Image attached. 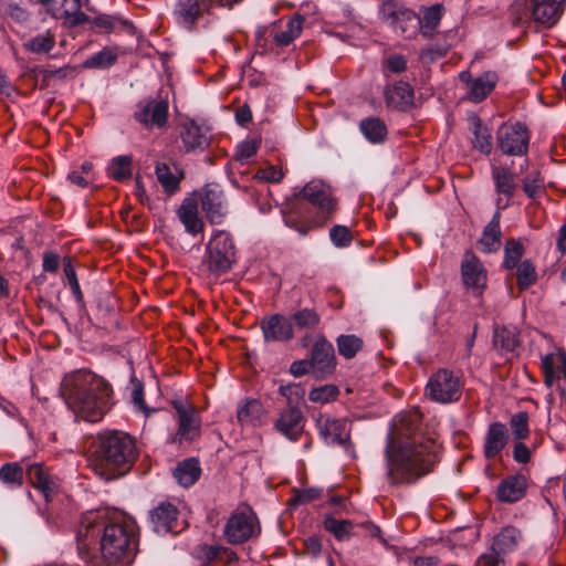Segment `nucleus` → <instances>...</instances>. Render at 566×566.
I'll return each mask as SVG.
<instances>
[{
  "mask_svg": "<svg viewBox=\"0 0 566 566\" xmlns=\"http://www.w3.org/2000/svg\"><path fill=\"white\" fill-rule=\"evenodd\" d=\"M43 81L50 83L53 80L63 81L66 78H73L76 75V67L71 65H64L59 69H44L41 71Z\"/></svg>",
  "mask_w": 566,
  "mask_h": 566,
  "instance_id": "052dcab7",
  "label": "nucleus"
},
{
  "mask_svg": "<svg viewBox=\"0 0 566 566\" xmlns=\"http://www.w3.org/2000/svg\"><path fill=\"white\" fill-rule=\"evenodd\" d=\"M565 0H515L510 9L514 25L534 22L552 28L559 20Z\"/></svg>",
  "mask_w": 566,
  "mask_h": 566,
  "instance_id": "39448f33",
  "label": "nucleus"
},
{
  "mask_svg": "<svg viewBox=\"0 0 566 566\" xmlns=\"http://www.w3.org/2000/svg\"><path fill=\"white\" fill-rule=\"evenodd\" d=\"M526 490L527 479L525 475H509L497 485L496 497L500 502L514 503L524 497Z\"/></svg>",
  "mask_w": 566,
  "mask_h": 566,
  "instance_id": "cd10ccee",
  "label": "nucleus"
},
{
  "mask_svg": "<svg viewBox=\"0 0 566 566\" xmlns=\"http://www.w3.org/2000/svg\"><path fill=\"white\" fill-rule=\"evenodd\" d=\"M506 206L507 203L502 205V198L496 199V211L491 221L484 227L482 235L476 242L480 251L485 254L496 252L501 247V210L506 208Z\"/></svg>",
  "mask_w": 566,
  "mask_h": 566,
  "instance_id": "4be33fe9",
  "label": "nucleus"
},
{
  "mask_svg": "<svg viewBox=\"0 0 566 566\" xmlns=\"http://www.w3.org/2000/svg\"><path fill=\"white\" fill-rule=\"evenodd\" d=\"M384 94L386 105L392 109L406 112L413 106L415 91L408 82L398 81L388 85Z\"/></svg>",
  "mask_w": 566,
  "mask_h": 566,
  "instance_id": "b1692460",
  "label": "nucleus"
},
{
  "mask_svg": "<svg viewBox=\"0 0 566 566\" xmlns=\"http://www.w3.org/2000/svg\"><path fill=\"white\" fill-rule=\"evenodd\" d=\"M363 339L354 334L339 335L336 338L338 353L346 359H352L363 348Z\"/></svg>",
  "mask_w": 566,
  "mask_h": 566,
  "instance_id": "a18cd8bd",
  "label": "nucleus"
},
{
  "mask_svg": "<svg viewBox=\"0 0 566 566\" xmlns=\"http://www.w3.org/2000/svg\"><path fill=\"white\" fill-rule=\"evenodd\" d=\"M359 129L365 138L373 144L385 142L388 134L386 124L378 117L363 119Z\"/></svg>",
  "mask_w": 566,
  "mask_h": 566,
  "instance_id": "4c0bfd02",
  "label": "nucleus"
},
{
  "mask_svg": "<svg viewBox=\"0 0 566 566\" xmlns=\"http://www.w3.org/2000/svg\"><path fill=\"white\" fill-rule=\"evenodd\" d=\"M192 556L203 566L220 560V545L200 543L193 547Z\"/></svg>",
  "mask_w": 566,
  "mask_h": 566,
  "instance_id": "de8ad7c7",
  "label": "nucleus"
},
{
  "mask_svg": "<svg viewBox=\"0 0 566 566\" xmlns=\"http://www.w3.org/2000/svg\"><path fill=\"white\" fill-rule=\"evenodd\" d=\"M134 118L146 129L165 128L168 123V102L164 98H145L136 105Z\"/></svg>",
  "mask_w": 566,
  "mask_h": 566,
  "instance_id": "2eb2a0df",
  "label": "nucleus"
},
{
  "mask_svg": "<svg viewBox=\"0 0 566 566\" xmlns=\"http://www.w3.org/2000/svg\"><path fill=\"white\" fill-rule=\"evenodd\" d=\"M201 209L210 223L220 224L227 213L223 191L217 185H207L200 193Z\"/></svg>",
  "mask_w": 566,
  "mask_h": 566,
  "instance_id": "412c9836",
  "label": "nucleus"
},
{
  "mask_svg": "<svg viewBox=\"0 0 566 566\" xmlns=\"http://www.w3.org/2000/svg\"><path fill=\"white\" fill-rule=\"evenodd\" d=\"M353 238L352 231L345 226L335 224L329 230V239L337 248L348 247L352 243Z\"/></svg>",
  "mask_w": 566,
  "mask_h": 566,
  "instance_id": "bf43d9fd",
  "label": "nucleus"
},
{
  "mask_svg": "<svg viewBox=\"0 0 566 566\" xmlns=\"http://www.w3.org/2000/svg\"><path fill=\"white\" fill-rule=\"evenodd\" d=\"M516 268V281L521 291L528 289L536 282L537 273L531 260L522 261Z\"/></svg>",
  "mask_w": 566,
  "mask_h": 566,
  "instance_id": "09e8293b",
  "label": "nucleus"
},
{
  "mask_svg": "<svg viewBox=\"0 0 566 566\" xmlns=\"http://www.w3.org/2000/svg\"><path fill=\"white\" fill-rule=\"evenodd\" d=\"M260 533V521L250 506L238 507L233 511L223 527V536L231 545L247 543L256 538Z\"/></svg>",
  "mask_w": 566,
  "mask_h": 566,
  "instance_id": "6e6552de",
  "label": "nucleus"
},
{
  "mask_svg": "<svg viewBox=\"0 0 566 566\" xmlns=\"http://www.w3.org/2000/svg\"><path fill=\"white\" fill-rule=\"evenodd\" d=\"M200 473L201 469L199 462L195 458H189L179 462L174 470L175 479L185 488H189L195 484L199 479Z\"/></svg>",
  "mask_w": 566,
  "mask_h": 566,
  "instance_id": "c9c22d12",
  "label": "nucleus"
},
{
  "mask_svg": "<svg viewBox=\"0 0 566 566\" xmlns=\"http://www.w3.org/2000/svg\"><path fill=\"white\" fill-rule=\"evenodd\" d=\"M298 198L308 201L317 210L319 224L331 220L338 207V200L333 193L329 185L322 180H312L307 182L297 195Z\"/></svg>",
  "mask_w": 566,
  "mask_h": 566,
  "instance_id": "9b49d317",
  "label": "nucleus"
},
{
  "mask_svg": "<svg viewBox=\"0 0 566 566\" xmlns=\"http://www.w3.org/2000/svg\"><path fill=\"white\" fill-rule=\"evenodd\" d=\"M264 408L258 399H247L239 405L237 418L241 426L258 427L262 423Z\"/></svg>",
  "mask_w": 566,
  "mask_h": 566,
  "instance_id": "473e14b6",
  "label": "nucleus"
},
{
  "mask_svg": "<svg viewBox=\"0 0 566 566\" xmlns=\"http://www.w3.org/2000/svg\"><path fill=\"white\" fill-rule=\"evenodd\" d=\"M177 217L190 235L203 232L205 222L199 216L198 201L195 197H187L182 200L177 210Z\"/></svg>",
  "mask_w": 566,
  "mask_h": 566,
  "instance_id": "a878e982",
  "label": "nucleus"
},
{
  "mask_svg": "<svg viewBox=\"0 0 566 566\" xmlns=\"http://www.w3.org/2000/svg\"><path fill=\"white\" fill-rule=\"evenodd\" d=\"M509 431L504 423L492 422L485 433L483 454L486 459H495L501 454L509 442Z\"/></svg>",
  "mask_w": 566,
  "mask_h": 566,
  "instance_id": "393cba45",
  "label": "nucleus"
},
{
  "mask_svg": "<svg viewBox=\"0 0 566 566\" xmlns=\"http://www.w3.org/2000/svg\"><path fill=\"white\" fill-rule=\"evenodd\" d=\"M356 530H360L357 536L377 538L378 542L385 546L389 547L388 541L382 536V532L380 527L374 524L371 521L356 522Z\"/></svg>",
  "mask_w": 566,
  "mask_h": 566,
  "instance_id": "13d9d810",
  "label": "nucleus"
},
{
  "mask_svg": "<svg viewBox=\"0 0 566 566\" xmlns=\"http://www.w3.org/2000/svg\"><path fill=\"white\" fill-rule=\"evenodd\" d=\"M261 329L265 342H289L294 337L292 323L281 314L263 318Z\"/></svg>",
  "mask_w": 566,
  "mask_h": 566,
  "instance_id": "5701e85b",
  "label": "nucleus"
},
{
  "mask_svg": "<svg viewBox=\"0 0 566 566\" xmlns=\"http://www.w3.org/2000/svg\"><path fill=\"white\" fill-rule=\"evenodd\" d=\"M211 8L207 0H177L172 18L180 28L192 31Z\"/></svg>",
  "mask_w": 566,
  "mask_h": 566,
  "instance_id": "a211bd4d",
  "label": "nucleus"
},
{
  "mask_svg": "<svg viewBox=\"0 0 566 566\" xmlns=\"http://www.w3.org/2000/svg\"><path fill=\"white\" fill-rule=\"evenodd\" d=\"M235 254L231 234L224 230H216L206 247L208 270L216 276L229 272L235 262Z\"/></svg>",
  "mask_w": 566,
  "mask_h": 566,
  "instance_id": "423d86ee",
  "label": "nucleus"
},
{
  "mask_svg": "<svg viewBox=\"0 0 566 566\" xmlns=\"http://www.w3.org/2000/svg\"><path fill=\"white\" fill-rule=\"evenodd\" d=\"M523 254V243L517 239H509L504 245L503 268L506 270H513L521 263L520 261Z\"/></svg>",
  "mask_w": 566,
  "mask_h": 566,
  "instance_id": "c03bdc74",
  "label": "nucleus"
},
{
  "mask_svg": "<svg viewBox=\"0 0 566 566\" xmlns=\"http://www.w3.org/2000/svg\"><path fill=\"white\" fill-rule=\"evenodd\" d=\"M55 45V35L50 30L32 36L24 43L27 51L35 54L49 53Z\"/></svg>",
  "mask_w": 566,
  "mask_h": 566,
  "instance_id": "79ce46f5",
  "label": "nucleus"
},
{
  "mask_svg": "<svg viewBox=\"0 0 566 566\" xmlns=\"http://www.w3.org/2000/svg\"><path fill=\"white\" fill-rule=\"evenodd\" d=\"M132 156L123 155L112 159L107 167L108 176L116 180L123 181L132 176Z\"/></svg>",
  "mask_w": 566,
  "mask_h": 566,
  "instance_id": "37998d69",
  "label": "nucleus"
},
{
  "mask_svg": "<svg viewBox=\"0 0 566 566\" xmlns=\"http://www.w3.org/2000/svg\"><path fill=\"white\" fill-rule=\"evenodd\" d=\"M504 564L503 556L490 548L478 558L475 566H504Z\"/></svg>",
  "mask_w": 566,
  "mask_h": 566,
  "instance_id": "e2e57ef3",
  "label": "nucleus"
},
{
  "mask_svg": "<svg viewBox=\"0 0 566 566\" xmlns=\"http://www.w3.org/2000/svg\"><path fill=\"white\" fill-rule=\"evenodd\" d=\"M63 271L66 276L67 283L71 287V291L76 300V302L82 303L83 302V293L80 287V283L76 276L75 269L72 264L71 258H65L63 263Z\"/></svg>",
  "mask_w": 566,
  "mask_h": 566,
  "instance_id": "4d7b16f0",
  "label": "nucleus"
},
{
  "mask_svg": "<svg viewBox=\"0 0 566 566\" xmlns=\"http://www.w3.org/2000/svg\"><path fill=\"white\" fill-rule=\"evenodd\" d=\"M386 67L395 74H399L407 69V60L401 54H392L386 60Z\"/></svg>",
  "mask_w": 566,
  "mask_h": 566,
  "instance_id": "774afa93",
  "label": "nucleus"
},
{
  "mask_svg": "<svg viewBox=\"0 0 566 566\" xmlns=\"http://www.w3.org/2000/svg\"><path fill=\"white\" fill-rule=\"evenodd\" d=\"M138 454L135 437L122 430H103L97 433L87 461L96 475L111 481L128 473Z\"/></svg>",
  "mask_w": 566,
  "mask_h": 566,
  "instance_id": "20e7f679",
  "label": "nucleus"
},
{
  "mask_svg": "<svg viewBox=\"0 0 566 566\" xmlns=\"http://www.w3.org/2000/svg\"><path fill=\"white\" fill-rule=\"evenodd\" d=\"M306 419L303 411L295 405L289 403L287 407L279 411L274 421V428L290 441L300 440L304 432Z\"/></svg>",
  "mask_w": 566,
  "mask_h": 566,
  "instance_id": "f3484780",
  "label": "nucleus"
},
{
  "mask_svg": "<svg viewBox=\"0 0 566 566\" xmlns=\"http://www.w3.org/2000/svg\"><path fill=\"white\" fill-rule=\"evenodd\" d=\"M155 174L164 191L168 195H174L179 190L180 181L185 177L184 170L177 165H168L165 163L156 165Z\"/></svg>",
  "mask_w": 566,
  "mask_h": 566,
  "instance_id": "c85d7f7f",
  "label": "nucleus"
},
{
  "mask_svg": "<svg viewBox=\"0 0 566 566\" xmlns=\"http://www.w3.org/2000/svg\"><path fill=\"white\" fill-rule=\"evenodd\" d=\"M259 143L255 140H244L241 144H239L237 148L235 157L238 159H249L252 156H254L258 151Z\"/></svg>",
  "mask_w": 566,
  "mask_h": 566,
  "instance_id": "69168bd1",
  "label": "nucleus"
},
{
  "mask_svg": "<svg viewBox=\"0 0 566 566\" xmlns=\"http://www.w3.org/2000/svg\"><path fill=\"white\" fill-rule=\"evenodd\" d=\"M99 538V552L105 566H129L138 546L137 525L122 517L108 518L105 511H90L82 515L76 528V545L80 557L92 563Z\"/></svg>",
  "mask_w": 566,
  "mask_h": 566,
  "instance_id": "f257e3e1",
  "label": "nucleus"
},
{
  "mask_svg": "<svg viewBox=\"0 0 566 566\" xmlns=\"http://www.w3.org/2000/svg\"><path fill=\"white\" fill-rule=\"evenodd\" d=\"M492 343L501 355H511L520 346V333L514 326H495Z\"/></svg>",
  "mask_w": 566,
  "mask_h": 566,
  "instance_id": "c756f323",
  "label": "nucleus"
},
{
  "mask_svg": "<svg viewBox=\"0 0 566 566\" xmlns=\"http://www.w3.org/2000/svg\"><path fill=\"white\" fill-rule=\"evenodd\" d=\"M46 11L55 19H64L69 27H76L90 21V17L81 11L82 0H39Z\"/></svg>",
  "mask_w": 566,
  "mask_h": 566,
  "instance_id": "6ab92c4d",
  "label": "nucleus"
},
{
  "mask_svg": "<svg viewBox=\"0 0 566 566\" xmlns=\"http://www.w3.org/2000/svg\"><path fill=\"white\" fill-rule=\"evenodd\" d=\"M459 78L465 85V98L472 103L483 102L499 82V76L493 71L483 72L476 77H473L470 71H462Z\"/></svg>",
  "mask_w": 566,
  "mask_h": 566,
  "instance_id": "dca6fc26",
  "label": "nucleus"
},
{
  "mask_svg": "<svg viewBox=\"0 0 566 566\" xmlns=\"http://www.w3.org/2000/svg\"><path fill=\"white\" fill-rule=\"evenodd\" d=\"M421 419L417 409L401 413L397 431L407 439L400 441L391 434L388 436L385 459L386 475L391 485L412 484L431 472L438 462L437 442L415 436Z\"/></svg>",
  "mask_w": 566,
  "mask_h": 566,
  "instance_id": "f03ea898",
  "label": "nucleus"
},
{
  "mask_svg": "<svg viewBox=\"0 0 566 566\" xmlns=\"http://www.w3.org/2000/svg\"><path fill=\"white\" fill-rule=\"evenodd\" d=\"M510 428L515 440L522 441L527 439L530 436L527 412L521 411L513 415L510 419Z\"/></svg>",
  "mask_w": 566,
  "mask_h": 566,
  "instance_id": "603ef678",
  "label": "nucleus"
},
{
  "mask_svg": "<svg viewBox=\"0 0 566 566\" xmlns=\"http://www.w3.org/2000/svg\"><path fill=\"white\" fill-rule=\"evenodd\" d=\"M181 138L187 151L203 150L209 144L208 137L201 132V128L193 123L185 126Z\"/></svg>",
  "mask_w": 566,
  "mask_h": 566,
  "instance_id": "58836bf2",
  "label": "nucleus"
},
{
  "mask_svg": "<svg viewBox=\"0 0 566 566\" xmlns=\"http://www.w3.org/2000/svg\"><path fill=\"white\" fill-rule=\"evenodd\" d=\"M559 363L557 358V353L546 354L542 357V369L544 373V381L551 387L553 382L559 378Z\"/></svg>",
  "mask_w": 566,
  "mask_h": 566,
  "instance_id": "5fc2aeb1",
  "label": "nucleus"
},
{
  "mask_svg": "<svg viewBox=\"0 0 566 566\" xmlns=\"http://www.w3.org/2000/svg\"><path fill=\"white\" fill-rule=\"evenodd\" d=\"M61 396L76 419L101 421L113 406V388L103 377L80 369L64 376Z\"/></svg>",
  "mask_w": 566,
  "mask_h": 566,
  "instance_id": "7ed1b4c3",
  "label": "nucleus"
},
{
  "mask_svg": "<svg viewBox=\"0 0 566 566\" xmlns=\"http://www.w3.org/2000/svg\"><path fill=\"white\" fill-rule=\"evenodd\" d=\"M312 374L317 379H325L336 368V356L333 344L323 335H317L310 354Z\"/></svg>",
  "mask_w": 566,
  "mask_h": 566,
  "instance_id": "4468645a",
  "label": "nucleus"
},
{
  "mask_svg": "<svg viewBox=\"0 0 566 566\" xmlns=\"http://www.w3.org/2000/svg\"><path fill=\"white\" fill-rule=\"evenodd\" d=\"M315 427L321 439L328 446L347 449L350 444V427L345 418H334L327 413H318Z\"/></svg>",
  "mask_w": 566,
  "mask_h": 566,
  "instance_id": "ddd939ff",
  "label": "nucleus"
},
{
  "mask_svg": "<svg viewBox=\"0 0 566 566\" xmlns=\"http://www.w3.org/2000/svg\"><path fill=\"white\" fill-rule=\"evenodd\" d=\"M177 415L178 428L176 433L170 438V443L182 444L184 442H192L200 437L201 418L197 409L191 402L184 399L171 401Z\"/></svg>",
  "mask_w": 566,
  "mask_h": 566,
  "instance_id": "9d476101",
  "label": "nucleus"
},
{
  "mask_svg": "<svg viewBox=\"0 0 566 566\" xmlns=\"http://www.w3.org/2000/svg\"><path fill=\"white\" fill-rule=\"evenodd\" d=\"M27 478L45 499L50 502L57 491V484L53 476L41 463H33L27 469Z\"/></svg>",
  "mask_w": 566,
  "mask_h": 566,
  "instance_id": "bb28decb",
  "label": "nucleus"
},
{
  "mask_svg": "<svg viewBox=\"0 0 566 566\" xmlns=\"http://www.w3.org/2000/svg\"><path fill=\"white\" fill-rule=\"evenodd\" d=\"M132 386V402L138 410L143 411L146 416H148L150 413V410L148 409L144 400L143 384L139 380H133Z\"/></svg>",
  "mask_w": 566,
  "mask_h": 566,
  "instance_id": "680f3d73",
  "label": "nucleus"
},
{
  "mask_svg": "<svg viewBox=\"0 0 566 566\" xmlns=\"http://www.w3.org/2000/svg\"><path fill=\"white\" fill-rule=\"evenodd\" d=\"M379 17L384 22L395 25L400 21L412 19L416 14L397 0H386L379 8Z\"/></svg>",
  "mask_w": 566,
  "mask_h": 566,
  "instance_id": "f704fd0d",
  "label": "nucleus"
},
{
  "mask_svg": "<svg viewBox=\"0 0 566 566\" xmlns=\"http://www.w3.org/2000/svg\"><path fill=\"white\" fill-rule=\"evenodd\" d=\"M461 282L473 296H481L488 285V271L472 250H465L460 264Z\"/></svg>",
  "mask_w": 566,
  "mask_h": 566,
  "instance_id": "f8f14e48",
  "label": "nucleus"
},
{
  "mask_svg": "<svg viewBox=\"0 0 566 566\" xmlns=\"http://www.w3.org/2000/svg\"><path fill=\"white\" fill-rule=\"evenodd\" d=\"M473 124V147L484 155H489L492 151V136L488 127L482 124L479 117H474Z\"/></svg>",
  "mask_w": 566,
  "mask_h": 566,
  "instance_id": "ea45409f",
  "label": "nucleus"
},
{
  "mask_svg": "<svg viewBox=\"0 0 566 566\" xmlns=\"http://www.w3.org/2000/svg\"><path fill=\"white\" fill-rule=\"evenodd\" d=\"M304 18L300 14H296L292 19H290L285 25L284 30H272L271 35L274 42L280 46H286L291 44L294 39H296L301 32L303 27Z\"/></svg>",
  "mask_w": 566,
  "mask_h": 566,
  "instance_id": "e433bc0d",
  "label": "nucleus"
},
{
  "mask_svg": "<svg viewBox=\"0 0 566 566\" xmlns=\"http://www.w3.org/2000/svg\"><path fill=\"white\" fill-rule=\"evenodd\" d=\"M291 319L298 328L314 329L321 323V316L314 308H302L293 313Z\"/></svg>",
  "mask_w": 566,
  "mask_h": 566,
  "instance_id": "8fccbe9b",
  "label": "nucleus"
},
{
  "mask_svg": "<svg viewBox=\"0 0 566 566\" xmlns=\"http://www.w3.org/2000/svg\"><path fill=\"white\" fill-rule=\"evenodd\" d=\"M522 539L521 531L514 526H505L494 536L491 548L501 556L515 551Z\"/></svg>",
  "mask_w": 566,
  "mask_h": 566,
  "instance_id": "72a5a7b5",
  "label": "nucleus"
},
{
  "mask_svg": "<svg viewBox=\"0 0 566 566\" xmlns=\"http://www.w3.org/2000/svg\"><path fill=\"white\" fill-rule=\"evenodd\" d=\"M116 54L111 49H103L91 55L83 62L84 69H104L111 66L116 61Z\"/></svg>",
  "mask_w": 566,
  "mask_h": 566,
  "instance_id": "864d4df0",
  "label": "nucleus"
},
{
  "mask_svg": "<svg viewBox=\"0 0 566 566\" xmlns=\"http://www.w3.org/2000/svg\"><path fill=\"white\" fill-rule=\"evenodd\" d=\"M462 390L463 381L459 373L440 368L429 377L424 395L431 401L446 405L458 401L462 396Z\"/></svg>",
  "mask_w": 566,
  "mask_h": 566,
  "instance_id": "0eeeda50",
  "label": "nucleus"
},
{
  "mask_svg": "<svg viewBox=\"0 0 566 566\" xmlns=\"http://www.w3.org/2000/svg\"><path fill=\"white\" fill-rule=\"evenodd\" d=\"M339 396V389L335 385H323L317 388H313L308 398L313 402L328 403L335 401Z\"/></svg>",
  "mask_w": 566,
  "mask_h": 566,
  "instance_id": "6e6d98bb",
  "label": "nucleus"
},
{
  "mask_svg": "<svg viewBox=\"0 0 566 566\" xmlns=\"http://www.w3.org/2000/svg\"><path fill=\"white\" fill-rule=\"evenodd\" d=\"M23 479L24 472L18 462H9L0 468V481L10 488H20Z\"/></svg>",
  "mask_w": 566,
  "mask_h": 566,
  "instance_id": "49530a36",
  "label": "nucleus"
},
{
  "mask_svg": "<svg viewBox=\"0 0 566 566\" xmlns=\"http://www.w3.org/2000/svg\"><path fill=\"white\" fill-rule=\"evenodd\" d=\"M543 182L541 172L537 170L532 171L522 181L523 191L531 199L538 198L544 192Z\"/></svg>",
  "mask_w": 566,
  "mask_h": 566,
  "instance_id": "3c124183",
  "label": "nucleus"
},
{
  "mask_svg": "<svg viewBox=\"0 0 566 566\" xmlns=\"http://www.w3.org/2000/svg\"><path fill=\"white\" fill-rule=\"evenodd\" d=\"M443 8L440 4L427 8L420 19V33L424 38H431L434 34L436 29L440 24L442 18Z\"/></svg>",
  "mask_w": 566,
  "mask_h": 566,
  "instance_id": "a19ab883",
  "label": "nucleus"
},
{
  "mask_svg": "<svg viewBox=\"0 0 566 566\" xmlns=\"http://www.w3.org/2000/svg\"><path fill=\"white\" fill-rule=\"evenodd\" d=\"M491 176L496 193L504 196L509 203L517 188L514 172L506 166H492Z\"/></svg>",
  "mask_w": 566,
  "mask_h": 566,
  "instance_id": "7c9ffc66",
  "label": "nucleus"
},
{
  "mask_svg": "<svg viewBox=\"0 0 566 566\" xmlns=\"http://www.w3.org/2000/svg\"><path fill=\"white\" fill-rule=\"evenodd\" d=\"M496 146L506 156H525L528 151L531 132L525 123L507 120L495 133Z\"/></svg>",
  "mask_w": 566,
  "mask_h": 566,
  "instance_id": "1a4fd4ad",
  "label": "nucleus"
},
{
  "mask_svg": "<svg viewBox=\"0 0 566 566\" xmlns=\"http://www.w3.org/2000/svg\"><path fill=\"white\" fill-rule=\"evenodd\" d=\"M283 171L276 167H269L264 169H260L255 174V178L268 181V182H280L283 179Z\"/></svg>",
  "mask_w": 566,
  "mask_h": 566,
  "instance_id": "338daca9",
  "label": "nucleus"
},
{
  "mask_svg": "<svg viewBox=\"0 0 566 566\" xmlns=\"http://www.w3.org/2000/svg\"><path fill=\"white\" fill-rule=\"evenodd\" d=\"M122 21L115 17L108 14H99L93 19V25L98 29H104L106 32H111L116 29Z\"/></svg>",
  "mask_w": 566,
  "mask_h": 566,
  "instance_id": "0e129e2a",
  "label": "nucleus"
},
{
  "mask_svg": "<svg viewBox=\"0 0 566 566\" xmlns=\"http://www.w3.org/2000/svg\"><path fill=\"white\" fill-rule=\"evenodd\" d=\"M324 530L331 533L336 541L345 542L358 535L356 522L350 520L336 518L328 514L323 520Z\"/></svg>",
  "mask_w": 566,
  "mask_h": 566,
  "instance_id": "2f4dec72",
  "label": "nucleus"
},
{
  "mask_svg": "<svg viewBox=\"0 0 566 566\" xmlns=\"http://www.w3.org/2000/svg\"><path fill=\"white\" fill-rule=\"evenodd\" d=\"M179 511L177 506L169 502H161L149 513L153 530L157 534H178L184 530V525L179 522Z\"/></svg>",
  "mask_w": 566,
  "mask_h": 566,
  "instance_id": "aec40b11",
  "label": "nucleus"
}]
</instances>
